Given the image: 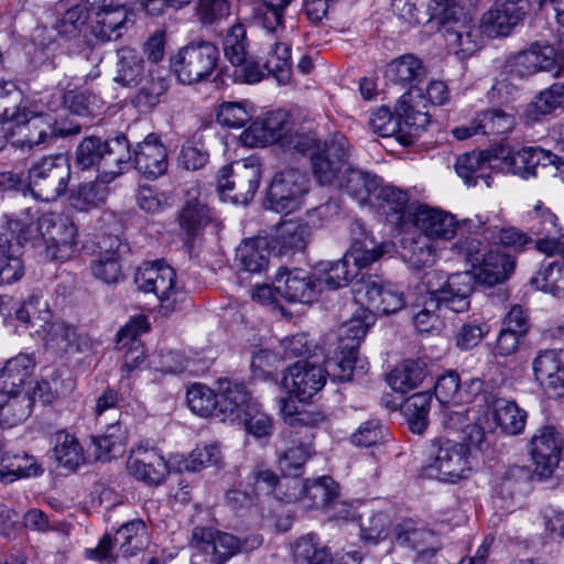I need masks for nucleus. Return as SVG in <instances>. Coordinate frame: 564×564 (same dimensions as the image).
<instances>
[{
	"label": "nucleus",
	"instance_id": "f257e3e1",
	"mask_svg": "<svg viewBox=\"0 0 564 564\" xmlns=\"http://www.w3.org/2000/svg\"><path fill=\"white\" fill-rule=\"evenodd\" d=\"M62 99V91L53 90L41 93L35 100L26 101L24 110L19 112V118H13L9 122L12 123V144L31 150L64 134L56 126V118L52 116V112L59 109Z\"/></svg>",
	"mask_w": 564,
	"mask_h": 564
},
{
	"label": "nucleus",
	"instance_id": "f03ea898",
	"mask_svg": "<svg viewBox=\"0 0 564 564\" xmlns=\"http://www.w3.org/2000/svg\"><path fill=\"white\" fill-rule=\"evenodd\" d=\"M426 462L421 467L423 478L457 482L469 476V447L448 438H434L426 444Z\"/></svg>",
	"mask_w": 564,
	"mask_h": 564
},
{
	"label": "nucleus",
	"instance_id": "7ed1b4c3",
	"mask_svg": "<svg viewBox=\"0 0 564 564\" xmlns=\"http://www.w3.org/2000/svg\"><path fill=\"white\" fill-rule=\"evenodd\" d=\"M174 269L164 261L147 262L135 273L134 281L144 293H153L160 302V313L163 315L176 313L188 314L192 300L178 293L175 286Z\"/></svg>",
	"mask_w": 564,
	"mask_h": 564
},
{
	"label": "nucleus",
	"instance_id": "20e7f679",
	"mask_svg": "<svg viewBox=\"0 0 564 564\" xmlns=\"http://www.w3.org/2000/svg\"><path fill=\"white\" fill-rule=\"evenodd\" d=\"M370 324L365 319H346L338 328L339 355L327 358V369L330 376L343 381L351 380L354 373L367 372L368 362L358 357V347L366 337Z\"/></svg>",
	"mask_w": 564,
	"mask_h": 564
},
{
	"label": "nucleus",
	"instance_id": "39448f33",
	"mask_svg": "<svg viewBox=\"0 0 564 564\" xmlns=\"http://www.w3.org/2000/svg\"><path fill=\"white\" fill-rule=\"evenodd\" d=\"M262 542V536L258 534L240 539L231 533L207 527H195L191 536L192 547L204 554L210 564H225L238 553L260 547Z\"/></svg>",
	"mask_w": 564,
	"mask_h": 564
},
{
	"label": "nucleus",
	"instance_id": "423d86ee",
	"mask_svg": "<svg viewBox=\"0 0 564 564\" xmlns=\"http://www.w3.org/2000/svg\"><path fill=\"white\" fill-rule=\"evenodd\" d=\"M69 175V165L63 155L44 156L31 165L28 188L36 199L52 202L65 193Z\"/></svg>",
	"mask_w": 564,
	"mask_h": 564
},
{
	"label": "nucleus",
	"instance_id": "0eeeda50",
	"mask_svg": "<svg viewBox=\"0 0 564 564\" xmlns=\"http://www.w3.org/2000/svg\"><path fill=\"white\" fill-rule=\"evenodd\" d=\"M219 52L210 42L191 43L171 59V67L178 82L192 85L209 77L216 68Z\"/></svg>",
	"mask_w": 564,
	"mask_h": 564
},
{
	"label": "nucleus",
	"instance_id": "6e6552de",
	"mask_svg": "<svg viewBox=\"0 0 564 564\" xmlns=\"http://www.w3.org/2000/svg\"><path fill=\"white\" fill-rule=\"evenodd\" d=\"M260 178V161L256 156H249L221 167L217 177V188L234 202L247 204L253 198Z\"/></svg>",
	"mask_w": 564,
	"mask_h": 564
},
{
	"label": "nucleus",
	"instance_id": "1a4fd4ad",
	"mask_svg": "<svg viewBox=\"0 0 564 564\" xmlns=\"http://www.w3.org/2000/svg\"><path fill=\"white\" fill-rule=\"evenodd\" d=\"M354 304L360 312L351 317L391 315L398 313L404 305L402 293L384 288L378 279L367 278L358 281L352 288Z\"/></svg>",
	"mask_w": 564,
	"mask_h": 564
},
{
	"label": "nucleus",
	"instance_id": "9d476101",
	"mask_svg": "<svg viewBox=\"0 0 564 564\" xmlns=\"http://www.w3.org/2000/svg\"><path fill=\"white\" fill-rule=\"evenodd\" d=\"M395 115L386 107L373 111L369 118V127L380 137H391L401 131L402 124L409 132L417 133L429 123L426 112L415 110L411 104V94H403L395 105Z\"/></svg>",
	"mask_w": 564,
	"mask_h": 564
},
{
	"label": "nucleus",
	"instance_id": "9b49d317",
	"mask_svg": "<svg viewBox=\"0 0 564 564\" xmlns=\"http://www.w3.org/2000/svg\"><path fill=\"white\" fill-rule=\"evenodd\" d=\"M505 163L509 173L523 180L538 176L539 170H542L564 183V160L542 148H522L510 153Z\"/></svg>",
	"mask_w": 564,
	"mask_h": 564
},
{
	"label": "nucleus",
	"instance_id": "f8f14e48",
	"mask_svg": "<svg viewBox=\"0 0 564 564\" xmlns=\"http://www.w3.org/2000/svg\"><path fill=\"white\" fill-rule=\"evenodd\" d=\"M308 192L307 176L295 169L276 173L268 188L267 204L276 213H291L302 204Z\"/></svg>",
	"mask_w": 564,
	"mask_h": 564
},
{
	"label": "nucleus",
	"instance_id": "ddd939ff",
	"mask_svg": "<svg viewBox=\"0 0 564 564\" xmlns=\"http://www.w3.org/2000/svg\"><path fill=\"white\" fill-rule=\"evenodd\" d=\"M41 226L45 228V257L50 260L65 261L76 251L78 243L77 227L63 214L44 213Z\"/></svg>",
	"mask_w": 564,
	"mask_h": 564
},
{
	"label": "nucleus",
	"instance_id": "4468645a",
	"mask_svg": "<svg viewBox=\"0 0 564 564\" xmlns=\"http://www.w3.org/2000/svg\"><path fill=\"white\" fill-rule=\"evenodd\" d=\"M349 142L344 135L326 140L323 147L311 153L312 169L317 181L323 185L337 186L345 169L348 166Z\"/></svg>",
	"mask_w": 564,
	"mask_h": 564
},
{
	"label": "nucleus",
	"instance_id": "2eb2a0df",
	"mask_svg": "<svg viewBox=\"0 0 564 564\" xmlns=\"http://www.w3.org/2000/svg\"><path fill=\"white\" fill-rule=\"evenodd\" d=\"M147 543L145 524L141 520H133L121 525L113 540L105 534L98 545L86 550V556L89 560L110 563L115 560L112 549L119 545L123 556H133L144 547Z\"/></svg>",
	"mask_w": 564,
	"mask_h": 564
},
{
	"label": "nucleus",
	"instance_id": "dca6fc26",
	"mask_svg": "<svg viewBox=\"0 0 564 564\" xmlns=\"http://www.w3.org/2000/svg\"><path fill=\"white\" fill-rule=\"evenodd\" d=\"M326 376L330 377L334 381H338L328 372L327 359L325 360V368L307 360L297 361L284 373L281 386L286 393L304 402L324 387Z\"/></svg>",
	"mask_w": 564,
	"mask_h": 564
},
{
	"label": "nucleus",
	"instance_id": "f3484780",
	"mask_svg": "<svg viewBox=\"0 0 564 564\" xmlns=\"http://www.w3.org/2000/svg\"><path fill=\"white\" fill-rule=\"evenodd\" d=\"M127 470L137 480L150 487L162 485L170 475L169 464L162 453L148 443H141L130 451Z\"/></svg>",
	"mask_w": 564,
	"mask_h": 564
},
{
	"label": "nucleus",
	"instance_id": "a211bd4d",
	"mask_svg": "<svg viewBox=\"0 0 564 564\" xmlns=\"http://www.w3.org/2000/svg\"><path fill=\"white\" fill-rule=\"evenodd\" d=\"M528 9L527 0H496L482 14L479 30L491 39L508 36L523 20Z\"/></svg>",
	"mask_w": 564,
	"mask_h": 564
},
{
	"label": "nucleus",
	"instance_id": "6ab92c4d",
	"mask_svg": "<svg viewBox=\"0 0 564 564\" xmlns=\"http://www.w3.org/2000/svg\"><path fill=\"white\" fill-rule=\"evenodd\" d=\"M409 218L423 237L432 241L451 240L458 228L453 214L427 205L416 206L409 213Z\"/></svg>",
	"mask_w": 564,
	"mask_h": 564
},
{
	"label": "nucleus",
	"instance_id": "aec40b11",
	"mask_svg": "<svg viewBox=\"0 0 564 564\" xmlns=\"http://www.w3.org/2000/svg\"><path fill=\"white\" fill-rule=\"evenodd\" d=\"M274 291L289 302L312 303L318 294L313 272L281 268L274 278Z\"/></svg>",
	"mask_w": 564,
	"mask_h": 564
},
{
	"label": "nucleus",
	"instance_id": "412c9836",
	"mask_svg": "<svg viewBox=\"0 0 564 564\" xmlns=\"http://www.w3.org/2000/svg\"><path fill=\"white\" fill-rule=\"evenodd\" d=\"M218 383L217 417L224 422L240 424L242 415L249 410V405L257 401L241 382L220 379Z\"/></svg>",
	"mask_w": 564,
	"mask_h": 564
},
{
	"label": "nucleus",
	"instance_id": "4be33fe9",
	"mask_svg": "<svg viewBox=\"0 0 564 564\" xmlns=\"http://www.w3.org/2000/svg\"><path fill=\"white\" fill-rule=\"evenodd\" d=\"M530 454L539 473L543 476L552 474L558 465L562 438L554 426H542L530 442Z\"/></svg>",
	"mask_w": 564,
	"mask_h": 564
},
{
	"label": "nucleus",
	"instance_id": "5701e85b",
	"mask_svg": "<svg viewBox=\"0 0 564 564\" xmlns=\"http://www.w3.org/2000/svg\"><path fill=\"white\" fill-rule=\"evenodd\" d=\"M134 167L147 178H158L167 171V151L159 135L148 134L133 150Z\"/></svg>",
	"mask_w": 564,
	"mask_h": 564
},
{
	"label": "nucleus",
	"instance_id": "b1692460",
	"mask_svg": "<svg viewBox=\"0 0 564 564\" xmlns=\"http://www.w3.org/2000/svg\"><path fill=\"white\" fill-rule=\"evenodd\" d=\"M560 58L553 46L533 44L513 57L510 72L520 78L529 77L539 72L553 69Z\"/></svg>",
	"mask_w": 564,
	"mask_h": 564
},
{
	"label": "nucleus",
	"instance_id": "393cba45",
	"mask_svg": "<svg viewBox=\"0 0 564 564\" xmlns=\"http://www.w3.org/2000/svg\"><path fill=\"white\" fill-rule=\"evenodd\" d=\"M150 330L148 319H129L117 333L118 349H127L122 369L130 372L140 368L145 358L139 337Z\"/></svg>",
	"mask_w": 564,
	"mask_h": 564
},
{
	"label": "nucleus",
	"instance_id": "a878e982",
	"mask_svg": "<svg viewBox=\"0 0 564 564\" xmlns=\"http://www.w3.org/2000/svg\"><path fill=\"white\" fill-rule=\"evenodd\" d=\"M291 482L292 490L288 491L283 498L285 502H292L304 496L312 501L313 507L328 509L337 498V486L330 477L323 476L305 484L294 478Z\"/></svg>",
	"mask_w": 564,
	"mask_h": 564
},
{
	"label": "nucleus",
	"instance_id": "bb28decb",
	"mask_svg": "<svg viewBox=\"0 0 564 564\" xmlns=\"http://www.w3.org/2000/svg\"><path fill=\"white\" fill-rule=\"evenodd\" d=\"M473 269L479 283L494 286L509 279L514 269V261L498 249H488Z\"/></svg>",
	"mask_w": 564,
	"mask_h": 564
},
{
	"label": "nucleus",
	"instance_id": "cd10ccee",
	"mask_svg": "<svg viewBox=\"0 0 564 564\" xmlns=\"http://www.w3.org/2000/svg\"><path fill=\"white\" fill-rule=\"evenodd\" d=\"M127 22L128 12L123 6H105L90 11L91 32L102 41L119 39Z\"/></svg>",
	"mask_w": 564,
	"mask_h": 564
},
{
	"label": "nucleus",
	"instance_id": "c85d7f7f",
	"mask_svg": "<svg viewBox=\"0 0 564 564\" xmlns=\"http://www.w3.org/2000/svg\"><path fill=\"white\" fill-rule=\"evenodd\" d=\"M102 151L97 178L101 183H110L122 173L131 158L128 140L124 135H119L105 141Z\"/></svg>",
	"mask_w": 564,
	"mask_h": 564
},
{
	"label": "nucleus",
	"instance_id": "c756f323",
	"mask_svg": "<svg viewBox=\"0 0 564 564\" xmlns=\"http://www.w3.org/2000/svg\"><path fill=\"white\" fill-rule=\"evenodd\" d=\"M312 437L313 435L308 433V430L296 432L294 435L290 434L289 445L279 459L280 468L288 477L294 479L314 453Z\"/></svg>",
	"mask_w": 564,
	"mask_h": 564
},
{
	"label": "nucleus",
	"instance_id": "7c9ffc66",
	"mask_svg": "<svg viewBox=\"0 0 564 564\" xmlns=\"http://www.w3.org/2000/svg\"><path fill=\"white\" fill-rule=\"evenodd\" d=\"M105 431L91 437L95 456L98 460L108 462L123 453L128 442V430L121 420L107 421Z\"/></svg>",
	"mask_w": 564,
	"mask_h": 564
},
{
	"label": "nucleus",
	"instance_id": "2f4dec72",
	"mask_svg": "<svg viewBox=\"0 0 564 564\" xmlns=\"http://www.w3.org/2000/svg\"><path fill=\"white\" fill-rule=\"evenodd\" d=\"M152 69H147L141 54L133 47L124 46L117 51V64L115 80L122 86H137L147 75L151 76Z\"/></svg>",
	"mask_w": 564,
	"mask_h": 564
},
{
	"label": "nucleus",
	"instance_id": "473e14b6",
	"mask_svg": "<svg viewBox=\"0 0 564 564\" xmlns=\"http://www.w3.org/2000/svg\"><path fill=\"white\" fill-rule=\"evenodd\" d=\"M35 361L32 356L20 354L9 359L0 370V393L20 394V389L30 379Z\"/></svg>",
	"mask_w": 564,
	"mask_h": 564
},
{
	"label": "nucleus",
	"instance_id": "72a5a7b5",
	"mask_svg": "<svg viewBox=\"0 0 564 564\" xmlns=\"http://www.w3.org/2000/svg\"><path fill=\"white\" fill-rule=\"evenodd\" d=\"M491 161L492 158L485 151L467 152L456 159L455 171L468 186H475L480 178L489 187Z\"/></svg>",
	"mask_w": 564,
	"mask_h": 564
},
{
	"label": "nucleus",
	"instance_id": "f704fd0d",
	"mask_svg": "<svg viewBox=\"0 0 564 564\" xmlns=\"http://www.w3.org/2000/svg\"><path fill=\"white\" fill-rule=\"evenodd\" d=\"M564 107V85L555 83L536 94L523 110L529 123L542 121L546 116Z\"/></svg>",
	"mask_w": 564,
	"mask_h": 564
},
{
	"label": "nucleus",
	"instance_id": "c9c22d12",
	"mask_svg": "<svg viewBox=\"0 0 564 564\" xmlns=\"http://www.w3.org/2000/svg\"><path fill=\"white\" fill-rule=\"evenodd\" d=\"M312 272L316 284H318V293L324 290L344 288L357 275V270L350 269L344 257L335 262L319 261Z\"/></svg>",
	"mask_w": 564,
	"mask_h": 564
},
{
	"label": "nucleus",
	"instance_id": "e433bc0d",
	"mask_svg": "<svg viewBox=\"0 0 564 564\" xmlns=\"http://www.w3.org/2000/svg\"><path fill=\"white\" fill-rule=\"evenodd\" d=\"M475 280V273L471 274L468 271L456 272L446 278L445 285L440 290L449 302L451 313L460 314L469 307V295Z\"/></svg>",
	"mask_w": 564,
	"mask_h": 564
},
{
	"label": "nucleus",
	"instance_id": "4c0bfd02",
	"mask_svg": "<svg viewBox=\"0 0 564 564\" xmlns=\"http://www.w3.org/2000/svg\"><path fill=\"white\" fill-rule=\"evenodd\" d=\"M384 243L377 241L375 237L360 228L359 237L354 239L349 250L344 258L350 264L352 263L357 272L378 261L384 253Z\"/></svg>",
	"mask_w": 564,
	"mask_h": 564
},
{
	"label": "nucleus",
	"instance_id": "58836bf2",
	"mask_svg": "<svg viewBox=\"0 0 564 564\" xmlns=\"http://www.w3.org/2000/svg\"><path fill=\"white\" fill-rule=\"evenodd\" d=\"M100 249H105L91 264V272L95 278L105 283L118 281L121 272L117 248L120 242L117 237H106L98 242Z\"/></svg>",
	"mask_w": 564,
	"mask_h": 564
},
{
	"label": "nucleus",
	"instance_id": "ea45409f",
	"mask_svg": "<svg viewBox=\"0 0 564 564\" xmlns=\"http://www.w3.org/2000/svg\"><path fill=\"white\" fill-rule=\"evenodd\" d=\"M397 541L401 545L409 546L423 558L432 557L440 549L434 533L424 528H414L410 522H404L397 528Z\"/></svg>",
	"mask_w": 564,
	"mask_h": 564
},
{
	"label": "nucleus",
	"instance_id": "a19ab883",
	"mask_svg": "<svg viewBox=\"0 0 564 564\" xmlns=\"http://www.w3.org/2000/svg\"><path fill=\"white\" fill-rule=\"evenodd\" d=\"M492 417L496 426L507 435H519L527 422V411L514 401L497 399L492 404Z\"/></svg>",
	"mask_w": 564,
	"mask_h": 564
},
{
	"label": "nucleus",
	"instance_id": "79ce46f5",
	"mask_svg": "<svg viewBox=\"0 0 564 564\" xmlns=\"http://www.w3.org/2000/svg\"><path fill=\"white\" fill-rule=\"evenodd\" d=\"M426 364L421 360H405L388 375L389 386L397 392L406 393L416 388L426 377Z\"/></svg>",
	"mask_w": 564,
	"mask_h": 564
},
{
	"label": "nucleus",
	"instance_id": "37998d69",
	"mask_svg": "<svg viewBox=\"0 0 564 564\" xmlns=\"http://www.w3.org/2000/svg\"><path fill=\"white\" fill-rule=\"evenodd\" d=\"M268 243L264 239L245 240L236 250V261L241 270L260 273L269 264Z\"/></svg>",
	"mask_w": 564,
	"mask_h": 564
},
{
	"label": "nucleus",
	"instance_id": "c03bdc74",
	"mask_svg": "<svg viewBox=\"0 0 564 564\" xmlns=\"http://www.w3.org/2000/svg\"><path fill=\"white\" fill-rule=\"evenodd\" d=\"M337 186L345 188L359 204H365L378 189L379 182L377 176L348 165Z\"/></svg>",
	"mask_w": 564,
	"mask_h": 564
},
{
	"label": "nucleus",
	"instance_id": "a18cd8bd",
	"mask_svg": "<svg viewBox=\"0 0 564 564\" xmlns=\"http://www.w3.org/2000/svg\"><path fill=\"white\" fill-rule=\"evenodd\" d=\"M42 474V468L33 456L26 454H4L0 460V480L8 485L20 478L34 477Z\"/></svg>",
	"mask_w": 564,
	"mask_h": 564
},
{
	"label": "nucleus",
	"instance_id": "49530a36",
	"mask_svg": "<svg viewBox=\"0 0 564 564\" xmlns=\"http://www.w3.org/2000/svg\"><path fill=\"white\" fill-rule=\"evenodd\" d=\"M306 234L304 225L293 220L283 221L275 229L270 245L280 254L301 251L306 245Z\"/></svg>",
	"mask_w": 564,
	"mask_h": 564
},
{
	"label": "nucleus",
	"instance_id": "de8ad7c7",
	"mask_svg": "<svg viewBox=\"0 0 564 564\" xmlns=\"http://www.w3.org/2000/svg\"><path fill=\"white\" fill-rule=\"evenodd\" d=\"M424 74V69L420 59L413 55H404L399 59L392 62L387 69V77L394 84L409 85L410 89L405 94H413L421 91L415 89L414 83L417 82Z\"/></svg>",
	"mask_w": 564,
	"mask_h": 564
},
{
	"label": "nucleus",
	"instance_id": "09e8293b",
	"mask_svg": "<svg viewBox=\"0 0 564 564\" xmlns=\"http://www.w3.org/2000/svg\"><path fill=\"white\" fill-rule=\"evenodd\" d=\"M40 95L24 97L13 82L0 79V123H9L13 118H19L25 102L35 100Z\"/></svg>",
	"mask_w": 564,
	"mask_h": 564
},
{
	"label": "nucleus",
	"instance_id": "8fccbe9b",
	"mask_svg": "<svg viewBox=\"0 0 564 564\" xmlns=\"http://www.w3.org/2000/svg\"><path fill=\"white\" fill-rule=\"evenodd\" d=\"M293 558L297 564H330L332 556L313 533L299 538L292 545Z\"/></svg>",
	"mask_w": 564,
	"mask_h": 564
},
{
	"label": "nucleus",
	"instance_id": "3c124183",
	"mask_svg": "<svg viewBox=\"0 0 564 564\" xmlns=\"http://www.w3.org/2000/svg\"><path fill=\"white\" fill-rule=\"evenodd\" d=\"M186 403L188 409L198 416L217 417L218 392L216 393L204 383L195 382L187 388Z\"/></svg>",
	"mask_w": 564,
	"mask_h": 564
},
{
	"label": "nucleus",
	"instance_id": "603ef678",
	"mask_svg": "<svg viewBox=\"0 0 564 564\" xmlns=\"http://www.w3.org/2000/svg\"><path fill=\"white\" fill-rule=\"evenodd\" d=\"M431 401L429 391L414 393L405 400L403 413L412 433L422 434L426 430Z\"/></svg>",
	"mask_w": 564,
	"mask_h": 564
},
{
	"label": "nucleus",
	"instance_id": "864d4df0",
	"mask_svg": "<svg viewBox=\"0 0 564 564\" xmlns=\"http://www.w3.org/2000/svg\"><path fill=\"white\" fill-rule=\"evenodd\" d=\"M438 257V249L435 241L423 236L413 239L403 247V260L415 270L432 267Z\"/></svg>",
	"mask_w": 564,
	"mask_h": 564
},
{
	"label": "nucleus",
	"instance_id": "5fc2aeb1",
	"mask_svg": "<svg viewBox=\"0 0 564 564\" xmlns=\"http://www.w3.org/2000/svg\"><path fill=\"white\" fill-rule=\"evenodd\" d=\"M531 478L530 470L524 466H511L506 469L496 485L495 491L499 499L506 503L512 501L517 495H520ZM507 508L509 505L506 506Z\"/></svg>",
	"mask_w": 564,
	"mask_h": 564
},
{
	"label": "nucleus",
	"instance_id": "6e6d98bb",
	"mask_svg": "<svg viewBox=\"0 0 564 564\" xmlns=\"http://www.w3.org/2000/svg\"><path fill=\"white\" fill-rule=\"evenodd\" d=\"M528 330V319H503L497 338L496 354L500 356L514 354Z\"/></svg>",
	"mask_w": 564,
	"mask_h": 564
},
{
	"label": "nucleus",
	"instance_id": "4d7b16f0",
	"mask_svg": "<svg viewBox=\"0 0 564 564\" xmlns=\"http://www.w3.org/2000/svg\"><path fill=\"white\" fill-rule=\"evenodd\" d=\"M391 525L392 522L387 513L371 511L360 517V539L366 544H378L388 538Z\"/></svg>",
	"mask_w": 564,
	"mask_h": 564
},
{
	"label": "nucleus",
	"instance_id": "13d9d810",
	"mask_svg": "<svg viewBox=\"0 0 564 564\" xmlns=\"http://www.w3.org/2000/svg\"><path fill=\"white\" fill-rule=\"evenodd\" d=\"M247 31L243 24L236 23L231 25L223 41V51L226 59L234 65H241L248 56Z\"/></svg>",
	"mask_w": 564,
	"mask_h": 564
},
{
	"label": "nucleus",
	"instance_id": "bf43d9fd",
	"mask_svg": "<svg viewBox=\"0 0 564 564\" xmlns=\"http://www.w3.org/2000/svg\"><path fill=\"white\" fill-rule=\"evenodd\" d=\"M56 460L69 468L75 469L85 460L84 451L75 435L61 431L56 434V443L54 447Z\"/></svg>",
	"mask_w": 564,
	"mask_h": 564
},
{
	"label": "nucleus",
	"instance_id": "052dcab7",
	"mask_svg": "<svg viewBox=\"0 0 564 564\" xmlns=\"http://www.w3.org/2000/svg\"><path fill=\"white\" fill-rule=\"evenodd\" d=\"M31 398L25 394H11L0 404V426L10 429L19 425L31 414Z\"/></svg>",
	"mask_w": 564,
	"mask_h": 564
},
{
	"label": "nucleus",
	"instance_id": "680f3d73",
	"mask_svg": "<svg viewBox=\"0 0 564 564\" xmlns=\"http://www.w3.org/2000/svg\"><path fill=\"white\" fill-rule=\"evenodd\" d=\"M478 223L482 235L505 247L521 249L530 241L527 234L514 227H499L498 225H494L488 217H486V219L479 218Z\"/></svg>",
	"mask_w": 564,
	"mask_h": 564
},
{
	"label": "nucleus",
	"instance_id": "e2e57ef3",
	"mask_svg": "<svg viewBox=\"0 0 564 564\" xmlns=\"http://www.w3.org/2000/svg\"><path fill=\"white\" fill-rule=\"evenodd\" d=\"M209 220L208 208L199 199L188 200L180 215L181 228L188 237L196 236Z\"/></svg>",
	"mask_w": 564,
	"mask_h": 564
},
{
	"label": "nucleus",
	"instance_id": "0e129e2a",
	"mask_svg": "<svg viewBox=\"0 0 564 564\" xmlns=\"http://www.w3.org/2000/svg\"><path fill=\"white\" fill-rule=\"evenodd\" d=\"M90 20V11L85 4H76L67 9L55 25L57 33L68 40L80 35Z\"/></svg>",
	"mask_w": 564,
	"mask_h": 564
},
{
	"label": "nucleus",
	"instance_id": "69168bd1",
	"mask_svg": "<svg viewBox=\"0 0 564 564\" xmlns=\"http://www.w3.org/2000/svg\"><path fill=\"white\" fill-rule=\"evenodd\" d=\"M476 118L482 135L509 133L516 124L514 117L500 109L479 112Z\"/></svg>",
	"mask_w": 564,
	"mask_h": 564
},
{
	"label": "nucleus",
	"instance_id": "338daca9",
	"mask_svg": "<svg viewBox=\"0 0 564 564\" xmlns=\"http://www.w3.org/2000/svg\"><path fill=\"white\" fill-rule=\"evenodd\" d=\"M269 56L267 59L268 73H272L280 83L290 78L291 47L286 43L274 41L269 43Z\"/></svg>",
	"mask_w": 564,
	"mask_h": 564
},
{
	"label": "nucleus",
	"instance_id": "774afa93",
	"mask_svg": "<svg viewBox=\"0 0 564 564\" xmlns=\"http://www.w3.org/2000/svg\"><path fill=\"white\" fill-rule=\"evenodd\" d=\"M280 411L289 425L305 427V430L322 424L326 419L321 412L300 411L291 398L280 400Z\"/></svg>",
	"mask_w": 564,
	"mask_h": 564
}]
</instances>
